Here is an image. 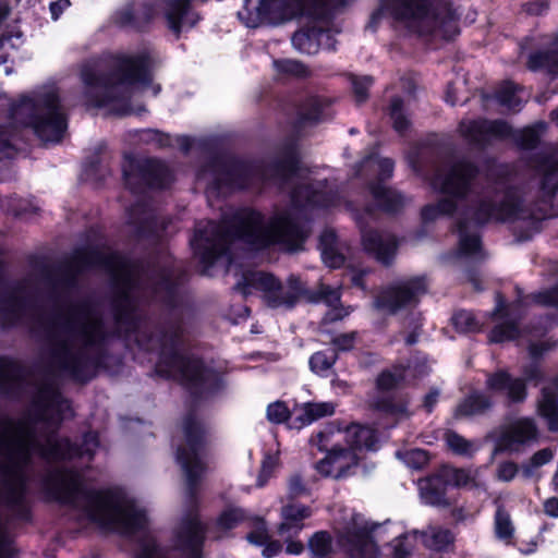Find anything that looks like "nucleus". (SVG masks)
Returning a JSON list of instances; mask_svg holds the SVG:
<instances>
[{
	"mask_svg": "<svg viewBox=\"0 0 558 558\" xmlns=\"http://www.w3.org/2000/svg\"><path fill=\"white\" fill-rule=\"evenodd\" d=\"M476 174V167L465 160L438 169L432 185L445 197L436 204L424 206L421 213L425 222L458 214V254L472 259L481 258L483 254L478 235L469 233L470 226L527 218L517 190L487 186L478 191L474 183Z\"/></svg>",
	"mask_w": 558,
	"mask_h": 558,
	"instance_id": "f257e3e1",
	"label": "nucleus"
},
{
	"mask_svg": "<svg viewBox=\"0 0 558 558\" xmlns=\"http://www.w3.org/2000/svg\"><path fill=\"white\" fill-rule=\"evenodd\" d=\"M45 489L56 500L82 511L92 522L122 534L143 535L135 558H169L158 548L148 532L146 511L121 488L89 489L76 470L57 469L44 482Z\"/></svg>",
	"mask_w": 558,
	"mask_h": 558,
	"instance_id": "f03ea898",
	"label": "nucleus"
},
{
	"mask_svg": "<svg viewBox=\"0 0 558 558\" xmlns=\"http://www.w3.org/2000/svg\"><path fill=\"white\" fill-rule=\"evenodd\" d=\"M307 231L290 210L277 211L268 219L251 209H241L231 215H223L221 223L199 222L191 240L195 254L204 265V271L225 259L231 264L228 255L230 244L240 240L255 248L270 244H280L288 251L299 250Z\"/></svg>",
	"mask_w": 558,
	"mask_h": 558,
	"instance_id": "7ed1b4c3",
	"label": "nucleus"
},
{
	"mask_svg": "<svg viewBox=\"0 0 558 558\" xmlns=\"http://www.w3.org/2000/svg\"><path fill=\"white\" fill-rule=\"evenodd\" d=\"M154 60L148 53L120 56L116 70L107 73L101 62L88 61L81 68L82 90L78 102L87 109H105L110 113L128 114L133 111L131 101L151 89L156 96L159 85H151L150 70Z\"/></svg>",
	"mask_w": 558,
	"mask_h": 558,
	"instance_id": "20e7f679",
	"label": "nucleus"
},
{
	"mask_svg": "<svg viewBox=\"0 0 558 558\" xmlns=\"http://www.w3.org/2000/svg\"><path fill=\"white\" fill-rule=\"evenodd\" d=\"M105 338L98 311L88 303L73 305L60 317L53 362L76 380H88L97 369L96 353Z\"/></svg>",
	"mask_w": 558,
	"mask_h": 558,
	"instance_id": "39448f33",
	"label": "nucleus"
},
{
	"mask_svg": "<svg viewBox=\"0 0 558 558\" xmlns=\"http://www.w3.org/2000/svg\"><path fill=\"white\" fill-rule=\"evenodd\" d=\"M185 445L178 450L177 460L186 480V513L173 532L172 555L181 558H199L204 539V526L195 512V487L206 470L203 460L204 429L194 417L184 422Z\"/></svg>",
	"mask_w": 558,
	"mask_h": 558,
	"instance_id": "423d86ee",
	"label": "nucleus"
},
{
	"mask_svg": "<svg viewBox=\"0 0 558 558\" xmlns=\"http://www.w3.org/2000/svg\"><path fill=\"white\" fill-rule=\"evenodd\" d=\"M381 11L397 27L418 36L456 31L457 14L444 0H381Z\"/></svg>",
	"mask_w": 558,
	"mask_h": 558,
	"instance_id": "0eeeda50",
	"label": "nucleus"
},
{
	"mask_svg": "<svg viewBox=\"0 0 558 558\" xmlns=\"http://www.w3.org/2000/svg\"><path fill=\"white\" fill-rule=\"evenodd\" d=\"M11 116L15 123L31 126L45 143L59 142L66 130L59 92L53 85L44 86L31 96H23L12 108Z\"/></svg>",
	"mask_w": 558,
	"mask_h": 558,
	"instance_id": "6e6552de",
	"label": "nucleus"
},
{
	"mask_svg": "<svg viewBox=\"0 0 558 558\" xmlns=\"http://www.w3.org/2000/svg\"><path fill=\"white\" fill-rule=\"evenodd\" d=\"M191 0H131L116 12L114 21L121 26L142 29L156 20H163L177 36L196 24L198 17L190 8Z\"/></svg>",
	"mask_w": 558,
	"mask_h": 558,
	"instance_id": "1a4fd4ad",
	"label": "nucleus"
},
{
	"mask_svg": "<svg viewBox=\"0 0 558 558\" xmlns=\"http://www.w3.org/2000/svg\"><path fill=\"white\" fill-rule=\"evenodd\" d=\"M235 288L244 296L260 293L265 304L271 308H291L305 292L303 283L295 276H290L282 284L272 275L257 270L243 272Z\"/></svg>",
	"mask_w": 558,
	"mask_h": 558,
	"instance_id": "9d476101",
	"label": "nucleus"
},
{
	"mask_svg": "<svg viewBox=\"0 0 558 558\" xmlns=\"http://www.w3.org/2000/svg\"><path fill=\"white\" fill-rule=\"evenodd\" d=\"M277 172L280 179L289 184H294L296 180H301L291 196L294 207L331 208L340 204L337 189L330 186L326 180L312 178L310 172L302 169L296 162L292 161L287 166H281L277 169Z\"/></svg>",
	"mask_w": 558,
	"mask_h": 558,
	"instance_id": "9b49d317",
	"label": "nucleus"
},
{
	"mask_svg": "<svg viewBox=\"0 0 558 558\" xmlns=\"http://www.w3.org/2000/svg\"><path fill=\"white\" fill-rule=\"evenodd\" d=\"M545 129V123L539 122L514 133L511 126L501 120H463L459 131L465 140L476 145L513 137L521 147L533 148Z\"/></svg>",
	"mask_w": 558,
	"mask_h": 558,
	"instance_id": "f8f14e48",
	"label": "nucleus"
},
{
	"mask_svg": "<svg viewBox=\"0 0 558 558\" xmlns=\"http://www.w3.org/2000/svg\"><path fill=\"white\" fill-rule=\"evenodd\" d=\"M157 367L160 373L169 377L202 389H210L218 383V374L214 369L205 367L196 359H189L181 354L172 340L170 352L166 347L162 349Z\"/></svg>",
	"mask_w": 558,
	"mask_h": 558,
	"instance_id": "ddd939ff",
	"label": "nucleus"
},
{
	"mask_svg": "<svg viewBox=\"0 0 558 558\" xmlns=\"http://www.w3.org/2000/svg\"><path fill=\"white\" fill-rule=\"evenodd\" d=\"M306 4L307 0H244L238 16L247 27L277 25L304 14Z\"/></svg>",
	"mask_w": 558,
	"mask_h": 558,
	"instance_id": "4468645a",
	"label": "nucleus"
},
{
	"mask_svg": "<svg viewBox=\"0 0 558 558\" xmlns=\"http://www.w3.org/2000/svg\"><path fill=\"white\" fill-rule=\"evenodd\" d=\"M385 527L369 525L362 514L351 513L338 533V544L350 558H377L374 538L381 539Z\"/></svg>",
	"mask_w": 558,
	"mask_h": 558,
	"instance_id": "2eb2a0df",
	"label": "nucleus"
},
{
	"mask_svg": "<svg viewBox=\"0 0 558 558\" xmlns=\"http://www.w3.org/2000/svg\"><path fill=\"white\" fill-rule=\"evenodd\" d=\"M35 293L31 282L0 288V324L12 325L33 313Z\"/></svg>",
	"mask_w": 558,
	"mask_h": 558,
	"instance_id": "dca6fc26",
	"label": "nucleus"
},
{
	"mask_svg": "<svg viewBox=\"0 0 558 558\" xmlns=\"http://www.w3.org/2000/svg\"><path fill=\"white\" fill-rule=\"evenodd\" d=\"M426 292L423 278H412L397 282L384 290L375 302L379 310L395 314L402 308H410L418 302Z\"/></svg>",
	"mask_w": 558,
	"mask_h": 558,
	"instance_id": "f3484780",
	"label": "nucleus"
},
{
	"mask_svg": "<svg viewBox=\"0 0 558 558\" xmlns=\"http://www.w3.org/2000/svg\"><path fill=\"white\" fill-rule=\"evenodd\" d=\"M539 430L533 417H515L500 427L495 451L520 452L536 442Z\"/></svg>",
	"mask_w": 558,
	"mask_h": 558,
	"instance_id": "a211bd4d",
	"label": "nucleus"
},
{
	"mask_svg": "<svg viewBox=\"0 0 558 558\" xmlns=\"http://www.w3.org/2000/svg\"><path fill=\"white\" fill-rule=\"evenodd\" d=\"M93 265H101L111 272L114 281L121 288L122 293L124 294V301L126 302L132 291L135 274L130 262L120 254L111 253L102 255L95 252L84 254L83 256H80V259L77 260L78 268Z\"/></svg>",
	"mask_w": 558,
	"mask_h": 558,
	"instance_id": "6ab92c4d",
	"label": "nucleus"
},
{
	"mask_svg": "<svg viewBox=\"0 0 558 558\" xmlns=\"http://www.w3.org/2000/svg\"><path fill=\"white\" fill-rule=\"evenodd\" d=\"M126 185L135 191L138 180L150 187H165L171 181V173L168 167L158 160L131 161L123 169Z\"/></svg>",
	"mask_w": 558,
	"mask_h": 558,
	"instance_id": "aec40b11",
	"label": "nucleus"
},
{
	"mask_svg": "<svg viewBox=\"0 0 558 558\" xmlns=\"http://www.w3.org/2000/svg\"><path fill=\"white\" fill-rule=\"evenodd\" d=\"M484 468H456L444 465L439 469V477L448 486L456 488L486 492L487 486L484 478Z\"/></svg>",
	"mask_w": 558,
	"mask_h": 558,
	"instance_id": "412c9836",
	"label": "nucleus"
},
{
	"mask_svg": "<svg viewBox=\"0 0 558 558\" xmlns=\"http://www.w3.org/2000/svg\"><path fill=\"white\" fill-rule=\"evenodd\" d=\"M356 451L340 447H333L327 456L316 464V470L325 476L341 478L351 473L359 463Z\"/></svg>",
	"mask_w": 558,
	"mask_h": 558,
	"instance_id": "4be33fe9",
	"label": "nucleus"
},
{
	"mask_svg": "<svg viewBox=\"0 0 558 558\" xmlns=\"http://www.w3.org/2000/svg\"><path fill=\"white\" fill-rule=\"evenodd\" d=\"M214 187L222 190L243 189L250 185L248 178L252 174L251 168L239 162H218L211 167Z\"/></svg>",
	"mask_w": 558,
	"mask_h": 558,
	"instance_id": "5701e85b",
	"label": "nucleus"
},
{
	"mask_svg": "<svg viewBox=\"0 0 558 558\" xmlns=\"http://www.w3.org/2000/svg\"><path fill=\"white\" fill-rule=\"evenodd\" d=\"M486 388L494 392L504 395L514 403L523 402L526 399V386L523 379L512 377L506 371H498L487 375Z\"/></svg>",
	"mask_w": 558,
	"mask_h": 558,
	"instance_id": "b1692460",
	"label": "nucleus"
},
{
	"mask_svg": "<svg viewBox=\"0 0 558 558\" xmlns=\"http://www.w3.org/2000/svg\"><path fill=\"white\" fill-rule=\"evenodd\" d=\"M362 245L364 250L383 263L389 264L397 252L398 241L389 232H378L375 230H362Z\"/></svg>",
	"mask_w": 558,
	"mask_h": 558,
	"instance_id": "393cba45",
	"label": "nucleus"
},
{
	"mask_svg": "<svg viewBox=\"0 0 558 558\" xmlns=\"http://www.w3.org/2000/svg\"><path fill=\"white\" fill-rule=\"evenodd\" d=\"M536 412L546 421L549 430L558 432V376L542 389Z\"/></svg>",
	"mask_w": 558,
	"mask_h": 558,
	"instance_id": "a878e982",
	"label": "nucleus"
},
{
	"mask_svg": "<svg viewBox=\"0 0 558 558\" xmlns=\"http://www.w3.org/2000/svg\"><path fill=\"white\" fill-rule=\"evenodd\" d=\"M312 511L308 507L300 504H290L281 510V523L278 533L282 537H291L303 529V520L308 518Z\"/></svg>",
	"mask_w": 558,
	"mask_h": 558,
	"instance_id": "bb28decb",
	"label": "nucleus"
},
{
	"mask_svg": "<svg viewBox=\"0 0 558 558\" xmlns=\"http://www.w3.org/2000/svg\"><path fill=\"white\" fill-rule=\"evenodd\" d=\"M335 413V404L332 402H307L295 411L293 421L290 422L291 427L301 428L325 416Z\"/></svg>",
	"mask_w": 558,
	"mask_h": 558,
	"instance_id": "cd10ccee",
	"label": "nucleus"
},
{
	"mask_svg": "<svg viewBox=\"0 0 558 558\" xmlns=\"http://www.w3.org/2000/svg\"><path fill=\"white\" fill-rule=\"evenodd\" d=\"M49 397V401L45 404L44 418L48 420L49 427L53 430L57 423L72 416V408L68 400L63 399L54 391L44 392L43 398Z\"/></svg>",
	"mask_w": 558,
	"mask_h": 558,
	"instance_id": "c85d7f7f",
	"label": "nucleus"
},
{
	"mask_svg": "<svg viewBox=\"0 0 558 558\" xmlns=\"http://www.w3.org/2000/svg\"><path fill=\"white\" fill-rule=\"evenodd\" d=\"M446 484L439 477V471L432 477L421 480L418 489L421 498L427 505L440 506L446 504Z\"/></svg>",
	"mask_w": 558,
	"mask_h": 558,
	"instance_id": "c756f323",
	"label": "nucleus"
},
{
	"mask_svg": "<svg viewBox=\"0 0 558 558\" xmlns=\"http://www.w3.org/2000/svg\"><path fill=\"white\" fill-rule=\"evenodd\" d=\"M420 535L424 546L437 551L448 549L454 542L453 533L437 524L428 525Z\"/></svg>",
	"mask_w": 558,
	"mask_h": 558,
	"instance_id": "7c9ffc66",
	"label": "nucleus"
},
{
	"mask_svg": "<svg viewBox=\"0 0 558 558\" xmlns=\"http://www.w3.org/2000/svg\"><path fill=\"white\" fill-rule=\"evenodd\" d=\"M523 88L512 82L502 83L496 90L494 98L505 109L518 111L526 101L527 96L523 95Z\"/></svg>",
	"mask_w": 558,
	"mask_h": 558,
	"instance_id": "2f4dec72",
	"label": "nucleus"
},
{
	"mask_svg": "<svg viewBox=\"0 0 558 558\" xmlns=\"http://www.w3.org/2000/svg\"><path fill=\"white\" fill-rule=\"evenodd\" d=\"M254 531L247 534L248 543L256 546H264L263 556L271 558L281 550V544L276 541H270L264 520L256 518L253 522Z\"/></svg>",
	"mask_w": 558,
	"mask_h": 558,
	"instance_id": "473e14b6",
	"label": "nucleus"
},
{
	"mask_svg": "<svg viewBox=\"0 0 558 558\" xmlns=\"http://www.w3.org/2000/svg\"><path fill=\"white\" fill-rule=\"evenodd\" d=\"M343 438L349 444V449L354 451L363 448L375 449L377 440L374 429L359 424H352L347 427L343 433Z\"/></svg>",
	"mask_w": 558,
	"mask_h": 558,
	"instance_id": "72a5a7b5",
	"label": "nucleus"
},
{
	"mask_svg": "<svg viewBox=\"0 0 558 558\" xmlns=\"http://www.w3.org/2000/svg\"><path fill=\"white\" fill-rule=\"evenodd\" d=\"M313 301H324L331 310L326 314L328 322H335L347 317L352 311V307L337 306L340 301V292L338 289H333L329 286L322 284L317 298H313Z\"/></svg>",
	"mask_w": 558,
	"mask_h": 558,
	"instance_id": "f704fd0d",
	"label": "nucleus"
},
{
	"mask_svg": "<svg viewBox=\"0 0 558 558\" xmlns=\"http://www.w3.org/2000/svg\"><path fill=\"white\" fill-rule=\"evenodd\" d=\"M369 192L377 205L386 211H397L405 204V197L403 195L380 183L371 185Z\"/></svg>",
	"mask_w": 558,
	"mask_h": 558,
	"instance_id": "c9c22d12",
	"label": "nucleus"
},
{
	"mask_svg": "<svg viewBox=\"0 0 558 558\" xmlns=\"http://www.w3.org/2000/svg\"><path fill=\"white\" fill-rule=\"evenodd\" d=\"M531 70H545L549 74H558V34L551 43V50L531 54L529 59Z\"/></svg>",
	"mask_w": 558,
	"mask_h": 558,
	"instance_id": "e433bc0d",
	"label": "nucleus"
},
{
	"mask_svg": "<svg viewBox=\"0 0 558 558\" xmlns=\"http://www.w3.org/2000/svg\"><path fill=\"white\" fill-rule=\"evenodd\" d=\"M322 258L326 266L330 268L340 267L344 257L338 252L337 235L331 230H326L320 235Z\"/></svg>",
	"mask_w": 558,
	"mask_h": 558,
	"instance_id": "4c0bfd02",
	"label": "nucleus"
},
{
	"mask_svg": "<svg viewBox=\"0 0 558 558\" xmlns=\"http://www.w3.org/2000/svg\"><path fill=\"white\" fill-rule=\"evenodd\" d=\"M390 527L398 536L391 543L392 558H411L413 551V543L416 541L418 531L402 532V526L391 524Z\"/></svg>",
	"mask_w": 558,
	"mask_h": 558,
	"instance_id": "58836bf2",
	"label": "nucleus"
},
{
	"mask_svg": "<svg viewBox=\"0 0 558 558\" xmlns=\"http://www.w3.org/2000/svg\"><path fill=\"white\" fill-rule=\"evenodd\" d=\"M247 517L239 507L229 506L218 515L215 523V532L217 533V537H221L229 530L234 529L241 522L246 520Z\"/></svg>",
	"mask_w": 558,
	"mask_h": 558,
	"instance_id": "ea45409f",
	"label": "nucleus"
},
{
	"mask_svg": "<svg viewBox=\"0 0 558 558\" xmlns=\"http://www.w3.org/2000/svg\"><path fill=\"white\" fill-rule=\"evenodd\" d=\"M492 407L490 399L481 392L468 397L457 409V415H474Z\"/></svg>",
	"mask_w": 558,
	"mask_h": 558,
	"instance_id": "a19ab883",
	"label": "nucleus"
},
{
	"mask_svg": "<svg viewBox=\"0 0 558 558\" xmlns=\"http://www.w3.org/2000/svg\"><path fill=\"white\" fill-rule=\"evenodd\" d=\"M445 439L448 448L456 454L470 457L477 450L474 442L466 440L454 432H447Z\"/></svg>",
	"mask_w": 558,
	"mask_h": 558,
	"instance_id": "79ce46f5",
	"label": "nucleus"
},
{
	"mask_svg": "<svg viewBox=\"0 0 558 558\" xmlns=\"http://www.w3.org/2000/svg\"><path fill=\"white\" fill-rule=\"evenodd\" d=\"M514 533L511 518L502 508H498L495 514V534L500 541L509 543Z\"/></svg>",
	"mask_w": 558,
	"mask_h": 558,
	"instance_id": "37998d69",
	"label": "nucleus"
},
{
	"mask_svg": "<svg viewBox=\"0 0 558 558\" xmlns=\"http://www.w3.org/2000/svg\"><path fill=\"white\" fill-rule=\"evenodd\" d=\"M519 335L520 330L517 323L506 318L492 330L489 340L492 342H504L513 340L519 337Z\"/></svg>",
	"mask_w": 558,
	"mask_h": 558,
	"instance_id": "c03bdc74",
	"label": "nucleus"
},
{
	"mask_svg": "<svg viewBox=\"0 0 558 558\" xmlns=\"http://www.w3.org/2000/svg\"><path fill=\"white\" fill-rule=\"evenodd\" d=\"M452 323L460 332H475L481 330L483 323L471 312L459 311L452 317Z\"/></svg>",
	"mask_w": 558,
	"mask_h": 558,
	"instance_id": "a18cd8bd",
	"label": "nucleus"
},
{
	"mask_svg": "<svg viewBox=\"0 0 558 558\" xmlns=\"http://www.w3.org/2000/svg\"><path fill=\"white\" fill-rule=\"evenodd\" d=\"M274 66L278 74L284 76L304 77L310 73L303 63L291 59L275 60Z\"/></svg>",
	"mask_w": 558,
	"mask_h": 558,
	"instance_id": "49530a36",
	"label": "nucleus"
},
{
	"mask_svg": "<svg viewBox=\"0 0 558 558\" xmlns=\"http://www.w3.org/2000/svg\"><path fill=\"white\" fill-rule=\"evenodd\" d=\"M389 114L392 120L393 129L397 132L402 133L408 130L410 126V121L404 114L403 100L401 98L395 97L391 100Z\"/></svg>",
	"mask_w": 558,
	"mask_h": 558,
	"instance_id": "de8ad7c7",
	"label": "nucleus"
},
{
	"mask_svg": "<svg viewBox=\"0 0 558 558\" xmlns=\"http://www.w3.org/2000/svg\"><path fill=\"white\" fill-rule=\"evenodd\" d=\"M362 167H365L373 172H378L380 180H384L392 175L393 161L389 158L368 157L363 160Z\"/></svg>",
	"mask_w": 558,
	"mask_h": 558,
	"instance_id": "09e8293b",
	"label": "nucleus"
},
{
	"mask_svg": "<svg viewBox=\"0 0 558 558\" xmlns=\"http://www.w3.org/2000/svg\"><path fill=\"white\" fill-rule=\"evenodd\" d=\"M396 456L412 469H421L428 462L427 452L422 449L397 451Z\"/></svg>",
	"mask_w": 558,
	"mask_h": 558,
	"instance_id": "8fccbe9b",
	"label": "nucleus"
},
{
	"mask_svg": "<svg viewBox=\"0 0 558 558\" xmlns=\"http://www.w3.org/2000/svg\"><path fill=\"white\" fill-rule=\"evenodd\" d=\"M337 360V354L335 352H316L310 359V366L313 372L317 374H323L324 372L331 368Z\"/></svg>",
	"mask_w": 558,
	"mask_h": 558,
	"instance_id": "3c124183",
	"label": "nucleus"
},
{
	"mask_svg": "<svg viewBox=\"0 0 558 558\" xmlns=\"http://www.w3.org/2000/svg\"><path fill=\"white\" fill-rule=\"evenodd\" d=\"M22 43L20 34L1 36L0 38V59L2 63L13 60V51L19 48Z\"/></svg>",
	"mask_w": 558,
	"mask_h": 558,
	"instance_id": "603ef678",
	"label": "nucleus"
},
{
	"mask_svg": "<svg viewBox=\"0 0 558 558\" xmlns=\"http://www.w3.org/2000/svg\"><path fill=\"white\" fill-rule=\"evenodd\" d=\"M324 111H323V102L318 98H313L308 102V108L304 109L301 112V123H315L323 120Z\"/></svg>",
	"mask_w": 558,
	"mask_h": 558,
	"instance_id": "864d4df0",
	"label": "nucleus"
},
{
	"mask_svg": "<svg viewBox=\"0 0 558 558\" xmlns=\"http://www.w3.org/2000/svg\"><path fill=\"white\" fill-rule=\"evenodd\" d=\"M310 548L314 555L318 557L326 556L331 549V539L329 535L325 532L316 533L310 539Z\"/></svg>",
	"mask_w": 558,
	"mask_h": 558,
	"instance_id": "5fc2aeb1",
	"label": "nucleus"
},
{
	"mask_svg": "<svg viewBox=\"0 0 558 558\" xmlns=\"http://www.w3.org/2000/svg\"><path fill=\"white\" fill-rule=\"evenodd\" d=\"M404 378L405 375L399 369L393 373L390 371H385L378 376L377 386L381 390H389L396 387Z\"/></svg>",
	"mask_w": 558,
	"mask_h": 558,
	"instance_id": "6e6d98bb",
	"label": "nucleus"
},
{
	"mask_svg": "<svg viewBox=\"0 0 558 558\" xmlns=\"http://www.w3.org/2000/svg\"><path fill=\"white\" fill-rule=\"evenodd\" d=\"M519 472V465L512 461L500 462L496 469V478L500 482H511Z\"/></svg>",
	"mask_w": 558,
	"mask_h": 558,
	"instance_id": "4d7b16f0",
	"label": "nucleus"
},
{
	"mask_svg": "<svg viewBox=\"0 0 558 558\" xmlns=\"http://www.w3.org/2000/svg\"><path fill=\"white\" fill-rule=\"evenodd\" d=\"M373 80L371 76H362L352 77V86L354 90V96L357 102H363L367 98V90L372 85Z\"/></svg>",
	"mask_w": 558,
	"mask_h": 558,
	"instance_id": "13d9d810",
	"label": "nucleus"
},
{
	"mask_svg": "<svg viewBox=\"0 0 558 558\" xmlns=\"http://www.w3.org/2000/svg\"><path fill=\"white\" fill-rule=\"evenodd\" d=\"M19 376L17 366L8 361L7 359H0V386L5 387L11 380L16 379Z\"/></svg>",
	"mask_w": 558,
	"mask_h": 558,
	"instance_id": "bf43d9fd",
	"label": "nucleus"
},
{
	"mask_svg": "<svg viewBox=\"0 0 558 558\" xmlns=\"http://www.w3.org/2000/svg\"><path fill=\"white\" fill-rule=\"evenodd\" d=\"M267 417L272 423H282L289 417V410L282 402H275L267 408Z\"/></svg>",
	"mask_w": 558,
	"mask_h": 558,
	"instance_id": "052dcab7",
	"label": "nucleus"
},
{
	"mask_svg": "<svg viewBox=\"0 0 558 558\" xmlns=\"http://www.w3.org/2000/svg\"><path fill=\"white\" fill-rule=\"evenodd\" d=\"M533 300L539 305L558 307V288L542 291Z\"/></svg>",
	"mask_w": 558,
	"mask_h": 558,
	"instance_id": "680f3d73",
	"label": "nucleus"
},
{
	"mask_svg": "<svg viewBox=\"0 0 558 558\" xmlns=\"http://www.w3.org/2000/svg\"><path fill=\"white\" fill-rule=\"evenodd\" d=\"M277 465V458L267 456L262 464L260 474L257 480L258 486H263L267 478L271 475L274 469Z\"/></svg>",
	"mask_w": 558,
	"mask_h": 558,
	"instance_id": "e2e57ef3",
	"label": "nucleus"
},
{
	"mask_svg": "<svg viewBox=\"0 0 558 558\" xmlns=\"http://www.w3.org/2000/svg\"><path fill=\"white\" fill-rule=\"evenodd\" d=\"M13 156V146L8 131L0 126V160L2 157L11 158Z\"/></svg>",
	"mask_w": 558,
	"mask_h": 558,
	"instance_id": "0e129e2a",
	"label": "nucleus"
},
{
	"mask_svg": "<svg viewBox=\"0 0 558 558\" xmlns=\"http://www.w3.org/2000/svg\"><path fill=\"white\" fill-rule=\"evenodd\" d=\"M288 488H289V494L292 497H299V496H303V495L307 494V488L304 485L300 475H298V474L290 477Z\"/></svg>",
	"mask_w": 558,
	"mask_h": 558,
	"instance_id": "69168bd1",
	"label": "nucleus"
},
{
	"mask_svg": "<svg viewBox=\"0 0 558 558\" xmlns=\"http://www.w3.org/2000/svg\"><path fill=\"white\" fill-rule=\"evenodd\" d=\"M355 338V332L342 333L333 339V344L338 350L347 351L354 347Z\"/></svg>",
	"mask_w": 558,
	"mask_h": 558,
	"instance_id": "338daca9",
	"label": "nucleus"
},
{
	"mask_svg": "<svg viewBox=\"0 0 558 558\" xmlns=\"http://www.w3.org/2000/svg\"><path fill=\"white\" fill-rule=\"evenodd\" d=\"M554 458V452L549 448H544L536 451L530 459L534 465L541 468L547 463H549Z\"/></svg>",
	"mask_w": 558,
	"mask_h": 558,
	"instance_id": "774afa93",
	"label": "nucleus"
}]
</instances>
